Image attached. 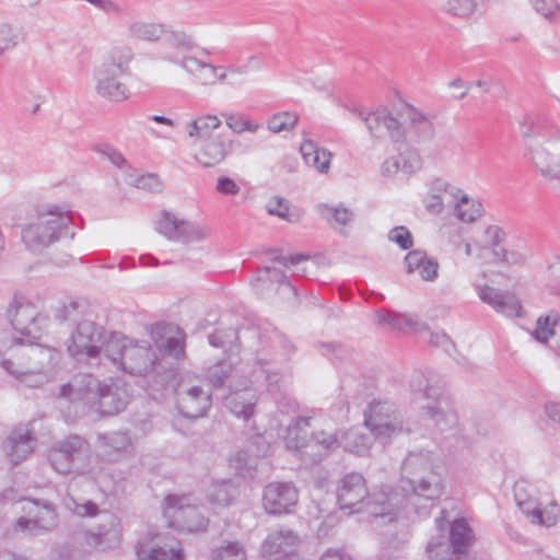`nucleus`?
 <instances>
[{"mask_svg": "<svg viewBox=\"0 0 560 560\" xmlns=\"http://www.w3.org/2000/svg\"><path fill=\"white\" fill-rule=\"evenodd\" d=\"M238 491L230 480L215 481L207 490L206 499L209 504L225 508L237 497Z\"/></svg>", "mask_w": 560, "mask_h": 560, "instance_id": "c9c22d12", "label": "nucleus"}, {"mask_svg": "<svg viewBox=\"0 0 560 560\" xmlns=\"http://www.w3.org/2000/svg\"><path fill=\"white\" fill-rule=\"evenodd\" d=\"M72 218L69 212L57 207L38 215L21 231L22 242L33 253H42L46 247L68 235Z\"/></svg>", "mask_w": 560, "mask_h": 560, "instance_id": "1a4fd4ad", "label": "nucleus"}, {"mask_svg": "<svg viewBox=\"0 0 560 560\" xmlns=\"http://www.w3.org/2000/svg\"><path fill=\"white\" fill-rule=\"evenodd\" d=\"M299 120L298 115L285 112L273 115L268 121V129L278 133L293 128Z\"/></svg>", "mask_w": 560, "mask_h": 560, "instance_id": "6e6d98bb", "label": "nucleus"}, {"mask_svg": "<svg viewBox=\"0 0 560 560\" xmlns=\"http://www.w3.org/2000/svg\"><path fill=\"white\" fill-rule=\"evenodd\" d=\"M97 389V377L90 373H79L59 387L56 398L75 416L83 415L93 409Z\"/></svg>", "mask_w": 560, "mask_h": 560, "instance_id": "ddd939ff", "label": "nucleus"}, {"mask_svg": "<svg viewBox=\"0 0 560 560\" xmlns=\"http://www.w3.org/2000/svg\"><path fill=\"white\" fill-rule=\"evenodd\" d=\"M432 194L425 199V209L432 214H440L444 209V203L441 197L442 192H448L453 197L457 198L460 189L452 186L450 183L436 178L432 183Z\"/></svg>", "mask_w": 560, "mask_h": 560, "instance_id": "4c0bfd02", "label": "nucleus"}, {"mask_svg": "<svg viewBox=\"0 0 560 560\" xmlns=\"http://www.w3.org/2000/svg\"><path fill=\"white\" fill-rule=\"evenodd\" d=\"M262 378L268 380L269 374L260 366L253 372L250 378L230 382V394L224 397V406L238 418L244 420L252 418L258 401V393L254 385L260 383Z\"/></svg>", "mask_w": 560, "mask_h": 560, "instance_id": "4468645a", "label": "nucleus"}, {"mask_svg": "<svg viewBox=\"0 0 560 560\" xmlns=\"http://www.w3.org/2000/svg\"><path fill=\"white\" fill-rule=\"evenodd\" d=\"M156 230L168 240L182 243L202 242L212 234L209 225L178 219L167 211L161 213Z\"/></svg>", "mask_w": 560, "mask_h": 560, "instance_id": "f3484780", "label": "nucleus"}, {"mask_svg": "<svg viewBox=\"0 0 560 560\" xmlns=\"http://www.w3.org/2000/svg\"><path fill=\"white\" fill-rule=\"evenodd\" d=\"M18 36L9 24L0 25V55L8 48L15 46Z\"/></svg>", "mask_w": 560, "mask_h": 560, "instance_id": "69168bd1", "label": "nucleus"}, {"mask_svg": "<svg viewBox=\"0 0 560 560\" xmlns=\"http://www.w3.org/2000/svg\"><path fill=\"white\" fill-rule=\"evenodd\" d=\"M8 317L16 335L21 337H9L7 334L0 336V350L7 348V341L10 340V347L15 343H23V337L30 339L40 338L47 326V316L43 315L37 306L23 296L15 298L8 310Z\"/></svg>", "mask_w": 560, "mask_h": 560, "instance_id": "9d476101", "label": "nucleus"}, {"mask_svg": "<svg viewBox=\"0 0 560 560\" xmlns=\"http://www.w3.org/2000/svg\"><path fill=\"white\" fill-rule=\"evenodd\" d=\"M439 470H443V468L434 464L430 452L409 453L402 463L400 481H411Z\"/></svg>", "mask_w": 560, "mask_h": 560, "instance_id": "c85d7f7f", "label": "nucleus"}, {"mask_svg": "<svg viewBox=\"0 0 560 560\" xmlns=\"http://www.w3.org/2000/svg\"><path fill=\"white\" fill-rule=\"evenodd\" d=\"M95 151L107 158L115 166L119 168H124L128 165L122 154L109 144H100L95 148Z\"/></svg>", "mask_w": 560, "mask_h": 560, "instance_id": "e2e57ef3", "label": "nucleus"}, {"mask_svg": "<svg viewBox=\"0 0 560 560\" xmlns=\"http://www.w3.org/2000/svg\"><path fill=\"white\" fill-rule=\"evenodd\" d=\"M533 11L550 25L560 24L559 0H528Z\"/></svg>", "mask_w": 560, "mask_h": 560, "instance_id": "79ce46f5", "label": "nucleus"}, {"mask_svg": "<svg viewBox=\"0 0 560 560\" xmlns=\"http://www.w3.org/2000/svg\"><path fill=\"white\" fill-rule=\"evenodd\" d=\"M167 43L174 48L184 50H190L195 47L191 37L184 32H171L167 35Z\"/></svg>", "mask_w": 560, "mask_h": 560, "instance_id": "0e129e2a", "label": "nucleus"}, {"mask_svg": "<svg viewBox=\"0 0 560 560\" xmlns=\"http://www.w3.org/2000/svg\"><path fill=\"white\" fill-rule=\"evenodd\" d=\"M477 7V0H445L442 11L452 18L467 19L476 12Z\"/></svg>", "mask_w": 560, "mask_h": 560, "instance_id": "de8ad7c7", "label": "nucleus"}, {"mask_svg": "<svg viewBox=\"0 0 560 560\" xmlns=\"http://www.w3.org/2000/svg\"><path fill=\"white\" fill-rule=\"evenodd\" d=\"M136 553L139 560H183L182 551L173 546H151L139 542Z\"/></svg>", "mask_w": 560, "mask_h": 560, "instance_id": "e433bc0d", "label": "nucleus"}, {"mask_svg": "<svg viewBox=\"0 0 560 560\" xmlns=\"http://www.w3.org/2000/svg\"><path fill=\"white\" fill-rule=\"evenodd\" d=\"M299 536L290 528H279L271 532L261 544L264 557L283 555L285 558L295 551Z\"/></svg>", "mask_w": 560, "mask_h": 560, "instance_id": "bb28decb", "label": "nucleus"}, {"mask_svg": "<svg viewBox=\"0 0 560 560\" xmlns=\"http://www.w3.org/2000/svg\"><path fill=\"white\" fill-rule=\"evenodd\" d=\"M388 240L396 243L401 249H410L413 245V240L410 231L404 226H395L388 232Z\"/></svg>", "mask_w": 560, "mask_h": 560, "instance_id": "13d9d810", "label": "nucleus"}, {"mask_svg": "<svg viewBox=\"0 0 560 560\" xmlns=\"http://www.w3.org/2000/svg\"><path fill=\"white\" fill-rule=\"evenodd\" d=\"M410 387L432 402L445 398L443 396L444 382L438 373L432 371L415 373L410 381Z\"/></svg>", "mask_w": 560, "mask_h": 560, "instance_id": "c756f323", "label": "nucleus"}, {"mask_svg": "<svg viewBox=\"0 0 560 560\" xmlns=\"http://www.w3.org/2000/svg\"><path fill=\"white\" fill-rule=\"evenodd\" d=\"M331 158L332 154L330 151L320 149L305 163L316 168L319 173L326 174L329 171Z\"/></svg>", "mask_w": 560, "mask_h": 560, "instance_id": "052dcab7", "label": "nucleus"}, {"mask_svg": "<svg viewBox=\"0 0 560 560\" xmlns=\"http://www.w3.org/2000/svg\"><path fill=\"white\" fill-rule=\"evenodd\" d=\"M103 445L113 452H125L131 444L130 438L124 432H112L102 436Z\"/></svg>", "mask_w": 560, "mask_h": 560, "instance_id": "4d7b16f0", "label": "nucleus"}, {"mask_svg": "<svg viewBox=\"0 0 560 560\" xmlns=\"http://www.w3.org/2000/svg\"><path fill=\"white\" fill-rule=\"evenodd\" d=\"M429 336L430 337L428 342L431 346L441 347L447 353H451V351L455 348V345L445 332H430Z\"/></svg>", "mask_w": 560, "mask_h": 560, "instance_id": "774afa93", "label": "nucleus"}, {"mask_svg": "<svg viewBox=\"0 0 560 560\" xmlns=\"http://www.w3.org/2000/svg\"><path fill=\"white\" fill-rule=\"evenodd\" d=\"M19 358V361L2 359L0 364L14 378L30 387H36L47 381V372L57 365L60 353L54 348L30 341L20 351Z\"/></svg>", "mask_w": 560, "mask_h": 560, "instance_id": "423d86ee", "label": "nucleus"}, {"mask_svg": "<svg viewBox=\"0 0 560 560\" xmlns=\"http://www.w3.org/2000/svg\"><path fill=\"white\" fill-rule=\"evenodd\" d=\"M337 502L349 514L366 512L373 517H388L392 522L396 518L399 495L389 493V488L370 495L363 476L350 472L338 485Z\"/></svg>", "mask_w": 560, "mask_h": 560, "instance_id": "7ed1b4c3", "label": "nucleus"}, {"mask_svg": "<svg viewBox=\"0 0 560 560\" xmlns=\"http://www.w3.org/2000/svg\"><path fill=\"white\" fill-rule=\"evenodd\" d=\"M425 551L430 560H468V556L451 555L446 540L431 539Z\"/></svg>", "mask_w": 560, "mask_h": 560, "instance_id": "3c124183", "label": "nucleus"}, {"mask_svg": "<svg viewBox=\"0 0 560 560\" xmlns=\"http://www.w3.org/2000/svg\"><path fill=\"white\" fill-rule=\"evenodd\" d=\"M342 445L345 450L353 454L365 455L371 448L372 440L359 430L350 429L342 436Z\"/></svg>", "mask_w": 560, "mask_h": 560, "instance_id": "c03bdc74", "label": "nucleus"}, {"mask_svg": "<svg viewBox=\"0 0 560 560\" xmlns=\"http://www.w3.org/2000/svg\"><path fill=\"white\" fill-rule=\"evenodd\" d=\"M260 342L271 348L283 358H288L293 351V345L277 328H266L259 336Z\"/></svg>", "mask_w": 560, "mask_h": 560, "instance_id": "58836bf2", "label": "nucleus"}, {"mask_svg": "<svg viewBox=\"0 0 560 560\" xmlns=\"http://www.w3.org/2000/svg\"><path fill=\"white\" fill-rule=\"evenodd\" d=\"M364 423L375 439H392L411 432L395 404L387 399H374L369 404L364 411Z\"/></svg>", "mask_w": 560, "mask_h": 560, "instance_id": "f8f14e48", "label": "nucleus"}, {"mask_svg": "<svg viewBox=\"0 0 560 560\" xmlns=\"http://www.w3.org/2000/svg\"><path fill=\"white\" fill-rule=\"evenodd\" d=\"M361 118L372 136L381 137L385 130L393 143L405 148L431 142L436 133L432 119L410 104L404 105L396 116L386 108H378L361 114Z\"/></svg>", "mask_w": 560, "mask_h": 560, "instance_id": "f257e3e1", "label": "nucleus"}, {"mask_svg": "<svg viewBox=\"0 0 560 560\" xmlns=\"http://www.w3.org/2000/svg\"><path fill=\"white\" fill-rule=\"evenodd\" d=\"M179 336H171L167 338H156L153 340L159 351L167 357L180 360L185 357V336L178 330Z\"/></svg>", "mask_w": 560, "mask_h": 560, "instance_id": "a19ab883", "label": "nucleus"}, {"mask_svg": "<svg viewBox=\"0 0 560 560\" xmlns=\"http://www.w3.org/2000/svg\"><path fill=\"white\" fill-rule=\"evenodd\" d=\"M530 257L529 248L523 244L517 248H500L495 249L493 260L510 266H524Z\"/></svg>", "mask_w": 560, "mask_h": 560, "instance_id": "49530a36", "label": "nucleus"}, {"mask_svg": "<svg viewBox=\"0 0 560 560\" xmlns=\"http://www.w3.org/2000/svg\"><path fill=\"white\" fill-rule=\"evenodd\" d=\"M79 307L78 302H70L58 308L55 317L60 323L72 322L75 324V329L67 340L68 353L78 361L98 365L106 329L90 319L79 320Z\"/></svg>", "mask_w": 560, "mask_h": 560, "instance_id": "20e7f679", "label": "nucleus"}, {"mask_svg": "<svg viewBox=\"0 0 560 560\" xmlns=\"http://www.w3.org/2000/svg\"><path fill=\"white\" fill-rule=\"evenodd\" d=\"M163 513L170 520V526H178L189 532L205 530L209 523L189 494L167 495L164 500Z\"/></svg>", "mask_w": 560, "mask_h": 560, "instance_id": "2eb2a0df", "label": "nucleus"}, {"mask_svg": "<svg viewBox=\"0 0 560 560\" xmlns=\"http://www.w3.org/2000/svg\"><path fill=\"white\" fill-rule=\"evenodd\" d=\"M422 409L441 431L453 429L458 423V416L446 398L430 402Z\"/></svg>", "mask_w": 560, "mask_h": 560, "instance_id": "2f4dec72", "label": "nucleus"}, {"mask_svg": "<svg viewBox=\"0 0 560 560\" xmlns=\"http://www.w3.org/2000/svg\"><path fill=\"white\" fill-rule=\"evenodd\" d=\"M129 342L131 341L120 332L105 330V340L101 347V359L105 357L120 368L125 358V349L129 347Z\"/></svg>", "mask_w": 560, "mask_h": 560, "instance_id": "72a5a7b5", "label": "nucleus"}, {"mask_svg": "<svg viewBox=\"0 0 560 560\" xmlns=\"http://www.w3.org/2000/svg\"><path fill=\"white\" fill-rule=\"evenodd\" d=\"M560 320V316L556 312H551L547 316H540L537 319V327L534 331L535 338L540 342H547L553 335L552 327Z\"/></svg>", "mask_w": 560, "mask_h": 560, "instance_id": "864d4df0", "label": "nucleus"}, {"mask_svg": "<svg viewBox=\"0 0 560 560\" xmlns=\"http://www.w3.org/2000/svg\"><path fill=\"white\" fill-rule=\"evenodd\" d=\"M514 498L521 511L532 518V522L539 525L552 526L560 517V508L552 502L549 506L557 510L553 517L544 518V511L536 497L535 489L526 482H516L514 486Z\"/></svg>", "mask_w": 560, "mask_h": 560, "instance_id": "b1692460", "label": "nucleus"}, {"mask_svg": "<svg viewBox=\"0 0 560 560\" xmlns=\"http://www.w3.org/2000/svg\"><path fill=\"white\" fill-rule=\"evenodd\" d=\"M120 369L132 375H147L158 369V357L148 341L129 342Z\"/></svg>", "mask_w": 560, "mask_h": 560, "instance_id": "4be33fe9", "label": "nucleus"}, {"mask_svg": "<svg viewBox=\"0 0 560 560\" xmlns=\"http://www.w3.org/2000/svg\"><path fill=\"white\" fill-rule=\"evenodd\" d=\"M311 418L299 417L292 424L288 427L285 436V445L289 450H293L300 453L301 458L306 460L304 457V451L310 450L308 444L311 443V436L307 434V428L310 427Z\"/></svg>", "mask_w": 560, "mask_h": 560, "instance_id": "473e14b6", "label": "nucleus"}, {"mask_svg": "<svg viewBox=\"0 0 560 560\" xmlns=\"http://www.w3.org/2000/svg\"><path fill=\"white\" fill-rule=\"evenodd\" d=\"M442 472L443 470H439L411 481H400V491H393L389 488V493H397L399 495L396 512L399 509H410L420 517L428 516L434 502L444 492Z\"/></svg>", "mask_w": 560, "mask_h": 560, "instance_id": "6e6552de", "label": "nucleus"}, {"mask_svg": "<svg viewBox=\"0 0 560 560\" xmlns=\"http://www.w3.org/2000/svg\"><path fill=\"white\" fill-rule=\"evenodd\" d=\"M322 217L327 220H334L339 225H347L353 220V212L346 207H330V206H322L320 207Z\"/></svg>", "mask_w": 560, "mask_h": 560, "instance_id": "5fc2aeb1", "label": "nucleus"}, {"mask_svg": "<svg viewBox=\"0 0 560 560\" xmlns=\"http://www.w3.org/2000/svg\"><path fill=\"white\" fill-rule=\"evenodd\" d=\"M176 407L182 416L197 419L206 415L211 407L210 393L201 386L191 384L189 377H182L175 388Z\"/></svg>", "mask_w": 560, "mask_h": 560, "instance_id": "a211bd4d", "label": "nucleus"}, {"mask_svg": "<svg viewBox=\"0 0 560 560\" xmlns=\"http://www.w3.org/2000/svg\"><path fill=\"white\" fill-rule=\"evenodd\" d=\"M170 61L178 63L187 73H189L196 80L198 79V75L201 73V70L206 68L205 61L199 60L192 56H184L182 59L171 57Z\"/></svg>", "mask_w": 560, "mask_h": 560, "instance_id": "bf43d9fd", "label": "nucleus"}, {"mask_svg": "<svg viewBox=\"0 0 560 560\" xmlns=\"http://www.w3.org/2000/svg\"><path fill=\"white\" fill-rule=\"evenodd\" d=\"M479 299L491 306L495 312L509 317L521 316L522 305L516 295L510 291H503L490 285H477Z\"/></svg>", "mask_w": 560, "mask_h": 560, "instance_id": "393cba45", "label": "nucleus"}, {"mask_svg": "<svg viewBox=\"0 0 560 560\" xmlns=\"http://www.w3.org/2000/svg\"><path fill=\"white\" fill-rule=\"evenodd\" d=\"M446 511L442 510L441 515L435 518L436 528L439 532L444 533L448 529L450 536L433 537L434 540H446L450 545L451 555L468 556V548L474 540L472 529L469 527L464 518L455 520L448 524L445 521Z\"/></svg>", "mask_w": 560, "mask_h": 560, "instance_id": "412c9836", "label": "nucleus"}, {"mask_svg": "<svg viewBox=\"0 0 560 560\" xmlns=\"http://www.w3.org/2000/svg\"><path fill=\"white\" fill-rule=\"evenodd\" d=\"M505 232L498 225H488L482 233L481 240L477 242L480 249L489 248L494 257L495 249H500V244L505 240Z\"/></svg>", "mask_w": 560, "mask_h": 560, "instance_id": "8fccbe9b", "label": "nucleus"}, {"mask_svg": "<svg viewBox=\"0 0 560 560\" xmlns=\"http://www.w3.org/2000/svg\"><path fill=\"white\" fill-rule=\"evenodd\" d=\"M90 444L80 435H69L49 450L48 460L61 475H83L89 471Z\"/></svg>", "mask_w": 560, "mask_h": 560, "instance_id": "9b49d317", "label": "nucleus"}, {"mask_svg": "<svg viewBox=\"0 0 560 560\" xmlns=\"http://www.w3.org/2000/svg\"><path fill=\"white\" fill-rule=\"evenodd\" d=\"M133 55L129 47H113L94 73L96 94L109 102L121 103L129 97L121 78L129 72Z\"/></svg>", "mask_w": 560, "mask_h": 560, "instance_id": "0eeeda50", "label": "nucleus"}, {"mask_svg": "<svg viewBox=\"0 0 560 560\" xmlns=\"http://www.w3.org/2000/svg\"><path fill=\"white\" fill-rule=\"evenodd\" d=\"M523 137L528 158L547 180L560 182V128L538 116L526 117Z\"/></svg>", "mask_w": 560, "mask_h": 560, "instance_id": "f03ea898", "label": "nucleus"}, {"mask_svg": "<svg viewBox=\"0 0 560 560\" xmlns=\"http://www.w3.org/2000/svg\"><path fill=\"white\" fill-rule=\"evenodd\" d=\"M132 184L139 188L150 192H158L162 189V183L158 175L149 173L138 176L133 179Z\"/></svg>", "mask_w": 560, "mask_h": 560, "instance_id": "680f3d73", "label": "nucleus"}, {"mask_svg": "<svg viewBox=\"0 0 560 560\" xmlns=\"http://www.w3.org/2000/svg\"><path fill=\"white\" fill-rule=\"evenodd\" d=\"M95 396L92 410L102 416L119 413L126 408L130 399L127 385L120 381L107 384L98 380V389Z\"/></svg>", "mask_w": 560, "mask_h": 560, "instance_id": "aec40b11", "label": "nucleus"}, {"mask_svg": "<svg viewBox=\"0 0 560 560\" xmlns=\"http://www.w3.org/2000/svg\"><path fill=\"white\" fill-rule=\"evenodd\" d=\"M339 446V439L336 433L317 431L311 435L310 450L304 451L305 459L317 463Z\"/></svg>", "mask_w": 560, "mask_h": 560, "instance_id": "7c9ffc66", "label": "nucleus"}, {"mask_svg": "<svg viewBox=\"0 0 560 560\" xmlns=\"http://www.w3.org/2000/svg\"><path fill=\"white\" fill-rule=\"evenodd\" d=\"M299 502V491L293 482H269L264 487L261 506L268 515L291 514Z\"/></svg>", "mask_w": 560, "mask_h": 560, "instance_id": "6ab92c4d", "label": "nucleus"}, {"mask_svg": "<svg viewBox=\"0 0 560 560\" xmlns=\"http://www.w3.org/2000/svg\"><path fill=\"white\" fill-rule=\"evenodd\" d=\"M221 125L215 115L199 116L186 125L187 135L196 147L195 159L205 167L219 165L233 152V139L213 133Z\"/></svg>", "mask_w": 560, "mask_h": 560, "instance_id": "39448f33", "label": "nucleus"}, {"mask_svg": "<svg viewBox=\"0 0 560 560\" xmlns=\"http://www.w3.org/2000/svg\"><path fill=\"white\" fill-rule=\"evenodd\" d=\"M233 371L234 368L230 361H222L209 368L207 378L214 388H222L228 380L231 377V382L234 380Z\"/></svg>", "mask_w": 560, "mask_h": 560, "instance_id": "09e8293b", "label": "nucleus"}, {"mask_svg": "<svg viewBox=\"0 0 560 560\" xmlns=\"http://www.w3.org/2000/svg\"><path fill=\"white\" fill-rule=\"evenodd\" d=\"M378 324L388 325L392 329L406 331H418L427 328L425 324L420 323L415 315L396 313L392 311H381L377 313Z\"/></svg>", "mask_w": 560, "mask_h": 560, "instance_id": "f704fd0d", "label": "nucleus"}, {"mask_svg": "<svg viewBox=\"0 0 560 560\" xmlns=\"http://www.w3.org/2000/svg\"><path fill=\"white\" fill-rule=\"evenodd\" d=\"M3 447L10 463L19 465L33 453V436L26 428H16L7 438Z\"/></svg>", "mask_w": 560, "mask_h": 560, "instance_id": "cd10ccee", "label": "nucleus"}, {"mask_svg": "<svg viewBox=\"0 0 560 560\" xmlns=\"http://www.w3.org/2000/svg\"><path fill=\"white\" fill-rule=\"evenodd\" d=\"M427 254L423 250L415 249L409 252L405 257L406 271L412 273L415 270H419Z\"/></svg>", "mask_w": 560, "mask_h": 560, "instance_id": "338daca9", "label": "nucleus"}, {"mask_svg": "<svg viewBox=\"0 0 560 560\" xmlns=\"http://www.w3.org/2000/svg\"><path fill=\"white\" fill-rule=\"evenodd\" d=\"M22 511L23 516L19 517L13 529L31 536L45 534L57 526V513L52 504L39 500H27Z\"/></svg>", "mask_w": 560, "mask_h": 560, "instance_id": "dca6fc26", "label": "nucleus"}, {"mask_svg": "<svg viewBox=\"0 0 560 560\" xmlns=\"http://www.w3.org/2000/svg\"><path fill=\"white\" fill-rule=\"evenodd\" d=\"M397 150V156H390L382 164V174L384 176H393L398 172L411 175L421 168V156L416 148L407 147L401 149V147H398Z\"/></svg>", "mask_w": 560, "mask_h": 560, "instance_id": "a878e982", "label": "nucleus"}, {"mask_svg": "<svg viewBox=\"0 0 560 560\" xmlns=\"http://www.w3.org/2000/svg\"><path fill=\"white\" fill-rule=\"evenodd\" d=\"M245 547L240 541L223 540L211 550V560H246Z\"/></svg>", "mask_w": 560, "mask_h": 560, "instance_id": "a18cd8bd", "label": "nucleus"}, {"mask_svg": "<svg viewBox=\"0 0 560 560\" xmlns=\"http://www.w3.org/2000/svg\"><path fill=\"white\" fill-rule=\"evenodd\" d=\"M482 205L479 201L470 199L465 194H463L456 202L455 214L463 222H475L482 215Z\"/></svg>", "mask_w": 560, "mask_h": 560, "instance_id": "37998d69", "label": "nucleus"}, {"mask_svg": "<svg viewBox=\"0 0 560 560\" xmlns=\"http://www.w3.org/2000/svg\"><path fill=\"white\" fill-rule=\"evenodd\" d=\"M222 117L226 126L235 133H242L244 131L256 132L259 128L258 124L253 122L242 114L223 113Z\"/></svg>", "mask_w": 560, "mask_h": 560, "instance_id": "603ef678", "label": "nucleus"}, {"mask_svg": "<svg viewBox=\"0 0 560 560\" xmlns=\"http://www.w3.org/2000/svg\"><path fill=\"white\" fill-rule=\"evenodd\" d=\"M85 544L98 551L117 548L121 541L120 521L113 514H105L102 523L84 533Z\"/></svg>", "mask_w": 560, "mask_h": 560, "instance_id": "5701e85b", "label": "nucleus"}, {"mask_svg": "<svg viewBox=\"0 0 560 560\" xmlns=\"http://www.w3.org/2000/svg\"><path fill=\"white\" fill-rule=\"evenodd\" d=\"M128 32L133 39L156 42L163 36L165 30L161 24L136 21L129 25Z\"/></svg>", "mask_w": 560, "mask_h": 560, "instance_id": "ea45409f", "label": "nucleus"}]
</instances>
